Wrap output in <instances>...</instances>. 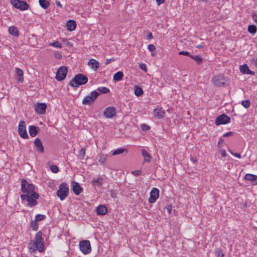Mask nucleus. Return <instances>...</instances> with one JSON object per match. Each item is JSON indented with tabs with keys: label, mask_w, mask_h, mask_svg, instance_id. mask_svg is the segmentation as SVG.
Masks as SVG:
<instances>
[{
	"label": "nucleus",
	"mask_w": 257,
	"mask_h": 257,
	"mask_svg": "<svg viewBox=\"0 0 257 257\" xmlns=\"http://www.w3.org/2000/svg\"><path fill=\"white\" fill-rule=\"evenodd\" d=\"M21 191L23 194L21 195V198L23 201L27 202V206L32 207L37 204V199H39V195L35 191L33 184L23 179L21 180Z\"/></svg>",
	"instance_id": "nucleus-1"
},
{
	"label": "nucleus",
	"mask_w": 257,
	"mask_h": 257,
	"mask_svg": "<svg viewBox=\"0 0 257 257\" xmlns=\"http://www.w3.org/2000/svg\"><path fill=\"white\" fill-rule=\"evenodd\" d=\"M28 247L31 252H35L36 250L40 252H43L45 250L44 242L41 231L36 233L34 241L31 240L29 242Z\"/></svg>",
	"instance_id": "nucleus-2"
},
{
	"label": "nucleus",
	"mask_w": 257,
	"mask_h": 257,
	"mask_svg": "<svg viewBox=\"0 0 257 257\" xmlns=\"http://www.w3.org/2000/svg\"><path fill=\"white\" fill-rule=\"evenodd\" d=\"M88 78L82 74H78L70 81L69 84L73 87H78L85 84L88 82Z\"/></svg>",
	"instance_id": "nucleus-3"
},
{
	"label": "nucleus",
	"mask_w": 257,
	"mask_h": 257,
	"mask_svg": "<svg viewBox=\"0 0 257 257\" xmlns=\"http://www.w3.org/2000/svg\"><path fill=\"white\" fill-rule=\"evenodd\" d=\"M99 95V92L96 90L92 91L89 95L83 98L82 101V104L87 105H91L94 102Z\"/></svg>",
	"instance_id": "nucleus-4"
},
{
	"label": "nucleus",
	"mask_w": 257,
	"mask_h": 257,
	"mask_svg": "<svg viewBox=\"0 0 257 257\" xmlns=\"http://www.w3.org/2000/svg\"><path fill=\"white\" fill-rule=\"evenodd\" d=\"M68 192L69 188L67 184L62 183L59 186L57 194L61 200H63L68 196Z\"/></svg>",
	"instance_id": "nucleus-5"
},
{
	"label": "nucleus",
	"mask_w": 257,
	"mask_h": 257,
	"mask_svg": "<svg viewBox=\"0 0 257 257\" xmlns=\"http://www.w3.org/2000/svg\"><path fill=\"white\" fill-rule=\"evenodd\" d=\"M79 248L84 254L89 253L91 250L90 241L88 240L81 241L79 242Z\"/></svg>",
	"instance_id": "nucleus-6"
},
{
	"label": "nucleus",
	"mask_w": 257,
	"mask_h": 257,
	"mask_svg": "<svg viewBox=\"0 0 257 257\" xmlns=\"http://www.w3.org/2000/svg\"><path fill=\"white\" fill-rule=\"evenodd\" d=\"M11 3L15 8L22 11L28 10L29 7L26 2L20 0H12Z\"/></svg>",
	"instance_id": "nucleus-7"
},
{
	"label": "nucleus",
	"mask_w": 257,
	"mask_h": 257,
	"mask_svg": "<svg viewBox=\"0 0 257 257\" xmlns=\"http://www.w3.org/2000/svg\"><path fill=\"white\" fill-rule=\"evenodd\" d=\"M226 81V78L223 75H219L213 77L212 79L213 83L217 87L223 86Z\"/></svg>",
	"instance_id": "nucleus-8"
},
{
	"label": "nucleus",
	"mask_w": 257,
	"mask_h": 257,
	"mask_svg": "<svg viewBox=\"0 0 257 257\" xmlns=\"http://www.w3.org/2000/svg\"><path fill=\"white\" fill-rule=\"evenodd\" d=\"M18 132L19 135L23 139L28 138V135L26 131V123L23 120L20 121L18 126Z\"/></svg>",
	"instance_id": "nucleus-9"
},
{
	"label": "nucleus",
	"mask_w": 257,
	"mask_h": 257,
	"mask_svg": "<svg viewBox=\"0 0 257 257\" xmlns=\"http://www.w3.org/2000/svg\"><path fill=\"white\" fill-rule=\"evenodd\" d=\"M67 73V68L65 66L60 67L56 73V79L58 81L64 80Z\"/></svg>",
	"instance_id": "nucleus-10"
},
{
	"label": "nucleus",
	"mask_w": 257,
	"mask_h": 257,
	"mask_svg": "<svg viewBox=\"0 0 257 257\" xmlns=\"http://www.w3.org/2000/svg\"><path fill=\"white\" fill-rule=\"evenodd\" d=\"M230 118L229 116L225 114L217 116L215 119V124L216 125H219L220 124H225L230 122Z\"/></svg>",
	"instance_id": "nucleus-11"
},
{
	"label": "nucleus",
	"mask_w": 257,
	"mask_h": 257,
	"mask_svg": "<svg viewBox=\"0 0 257 257\" xmlns=\"http://www.w3.org/2000/svg\"><path fill=\"white\" fill-rule=\"evenodd\" d=\"M159 196V190L158 188H154L150 192V196L149 198V202L151 203L155 202Z\"/></svg>",
	"instance_id": "nucleus-12"
},
{
	"label": "nucleus",
	"mask_w": 257,
	"mask_h": 257,
	"mask_svg": "<svg viewBox=\"0 0 257 257\" xmlns=\"http://www.w3.org/2000/svg\"><path fill=\"white\" fill-rule=\"evenodd\" d=\"M116 111L114 107H107L103 112L104 115L107 118H111L115 115Z\"/></svg>",
	"instance_id": "nucleus-13"
},
{
	"label": "nucleus",
	"mask_w": 257,
	"mask_h": 257,
	"mask_svg": "<svg viewBox=\"0 0 257 257\" xmlns=\"http://www.w3.org/2000/svg\"><path fill=\"white\" fill-rule=\"evenodd\" d=\"M47 108L45 103H37L35 105V110L39 114H44Z\"/></svg>",
	"instance_id": "nucleus-14"
},
{
	"label": "nucleus",
	"mask_w": 257,
	"mask_h": 257,
	"mask_svg": "<svg viewBox=\"0 0 257 257\" xmlns=\"http://www.w3.org/2000/svg\"><path fill=\"white\" fill-rule=\"evenodd\" d=\"M34 144L37 151L39 153H43L44 152V148L41 140L38 138L36 139L34 141Z\"/></svg>",
	"instance_id": "nucleus-15"
},
{
	"label": "nucleus",
	"mask_w": 257,
	"mask_h": 257,
	"mask_svg": "<svg viewBox=\"0 0 257 257\" xmlns=\"http://www.w3.org/2000/svg\"><path fill=\"white\" fill-rule=\"evenodd\" d=\"M165 111L161 107H157L154 110V115L158 118H162L165 114Z\"/></svg>",
	"instance_id": "nucleus-16"
},
{
	"label": "nucleus",
	"mask_w": 257,
	"mask_h": 257,
	"mask_svg": "<svg viewBox=\"0 0 257 257\" xmlns=\"http://www.w3.org/2000/svg\"><path fill=\"white\" fill-rule=\"evenodd\" d=\"M72 189H73V191L74 192V193L76 195H79L81 193L82 189L80 187L79 183L75 182H73L72 183Z\"/></svg>",
	"instance_id": "nucleus-17"
},
{
	"label": "nucleus",
	"mask_w": 257,
	"mask_h": 257,
	"mask_svg": "<svg viewBox=\"0 0 257 257\" xmlns=\"http://www.w3.org/2000/svg\"><path fill=\"white\" fill-rule=\"evenodd\" d=\"M97 215H104L107 212L106 207L103 205H99L96 209Z\"/></svg>",
	"instance_id": "nucleus-18"
},
{
	"label": "nucleus",
	"mask_w": 257,
	"mask_h": 257,
	"mask_svg": "<svg viewBox=\"0 0 257 257\" xmlns=\"http://www.w3.org/2000/svg\"><path fill=\"white\" fill-rule=\"evenodd\" d=\"M244 179L246 180L250 181L254 184H257V176L251 174H247L244 176Z\"/></svg>",
	"instance_id": "nucleus-19"
},
{
	"label": "nucleus",
	"mask_w": 257,
	"mask_h": 257,
	"mask_svg": "<svg viewBox=\"0 0 257 257\" xmlns=\"http://www.w3.org/2000/svg\"><path fill=\"white\" fill-rule=\"evenodd\" d=\"M67 30L69 31H72L76 29V23L73 20H69L66 24Z\"/></svg>",
	"instance_id": "nucleus-20"
},
{
	"label": "nucleus",
	"mask_w": 257,
	"mask_h": 257,
	"mask_svg": "<svg viewBox=\"0 0 257 257\" xmlns=\"http://www.w3.org/2000/svg\"><path fill=\"white\" fill-rule=\"evenodd\" d=\"M88 65L93 70H96L99 67V63L96 60L91 59L88 62Z\"/></svg>",
	"instance_id": "nucleus-21"
},
{
	"label": "nucleus",
	"mask_w": 257,
	"mask_h": 257,
	"mask_svg": "<svg viewBox=\"0 0 257 257\" xmlns=\"http://www.w3.org/2000/svg\"><path fill=\"white\" fill-rule=\"evenodd\" d=\"M16 73H17V75L18 76V82H23V81H24V77H23V75H24V73H23V71L19 68H16Z\"/></svg>",
	"instance_id": "nucleus-22"
},
{
	"label": "nucleus",
	"mask_w": 257,
	"mask_h": 257,
	"mask_svg": "<svg viewBox=\"0 0 257 257\" xmlns=\"http://www.w3.org/2000/svg\"><path fill=\"white\" fill-rule=\"evenodd\" d=\"M29 131L30 136L32 137H35L38 134L37 128L34 125H30L29 127Z\"/></svg>",
	"instance_id": "nucleus-23"
},
{
	"label": "nucleus",
	"mask_w": 257,
	"mask_h": 257,
	"mask_svg": "<svg viewBox=\"0 0 257 257\" xmlns=\"http://www.w3.org/2000/svg\"><path fill=\"white\" fill-rule=\"evenodd\" d=\"M9 32L10 34L14 36L18 37L19 36V31L16 27L11 26L9 29Z\"/></svg>",
	"instance_id": "nucleus-24"
},
{
	"label": "nucleus",
	"mask_w": 257,
	"mask_h": 257,
	"mask_svg": "<svg viewBox=\"0 0 257 257\" xmlns=\"http://www.w3.org/2000/svg\"><path fill=\"white\" fill-rule=\"evenodd\" d=\"M103 181V178L102 177H99L97 179H93L92 183L94 186H100L102 184Z\"/></svg>",
	"instance_id": "nucleus-25"
},
{
	"label": "nucleus",
	"mask_w": 257,
	"mask_h": 257,
	"mask_svg": "<svg viewBox=\"0 0 257 257\" xmlns=\"http://www.w3.org/2000/svg\"><path fill=\"white\" fill-rule=\"evenodd\" d=\"M40 6L44 9H47L50 6V3L47 0H39Z\"/></svg>",
	"instance_id": "nucleus-26"
},
{
	"label": "nucleus",
	"mask_w": 257,
	"mask_h": 257,
	"mask_svg": "<svg viewBox=\"0 0 257 257\" xmlns=\"http://www.w3.org/2000/svg\"><path fill=\"white\" fill-rule=\"evenodd\" d=\"M123 76V73L121 71H118L115 73L113 75V79L115 81H120L122 79Z\"/></svg>",
	"instance_id": "nucleus-27"
},
{
	"label": "nucleus",
	"mask_w": 257,
	"mask_h": 257,
	"mask_svg": "<svg viewBox=\"0 0 257 257\" xmlns=\"http://www.w3.org/2000/svg\"><path fill=\"white\" fill-rule=\"evenodd\" d=\"M142 155L144 157L145 161L149 162L150 161L151 156L148 152L145 150H142Z\"/></svg>",
	"instance_id": "nucleus-28"
},
{
	"label": "nucleus",
	"mask_w": 257,
	"mask_h": 257,
	"mask_svg": "<svg viewBox=\"0 0 257 257\" xmlns=\"http://www.w3.org/2000/svg\"><path fill=\"white\" fill-rule=\"evenodd\" d=\"M127 152V150L125 149H118L112 153L113 156L122 154L124 153L126 154Z\"/></svg>",
	"instance_id": "nucleus-29"
},
{
	"label": "nucleus",
	"mask_w": 257,
	"mask_h": 257,
	"mask_svg": "<svg viewBox=\"0 0 257 257\" xmlns=\"http://www.w3.org/2000/svg\"><path fill=\"white\" fill-rule=\"evenodd\" d=\"M190 57L196 62V63L200 65L202 62V58L199 55L195 56H190Z\"/></svg>",
	"instance_id": "nucleus-30"
},
{
	"label": "nucleus",
	"mask_w": 257,
	"mask_h": 257,
	"mask_svg": "<svg viewBox=\"0 0 257 257\" xmlns=\"http://www.w3.org/2000/svg\"><path fill=\"white\" fill-rule=\"evenodd\" d=\"M143 94V89L138 86H135V94L137 96H140Z\"/></svg>",
	"instance_id": "nucleus-31"
},
{
	"label": "nucleus",
	"mask_w": 257,
	"mask_h": 257,
	"mask_svg": "<svg viewBox=\"0 0 257 257\" xmlns=\"http://www.w3.org/2000/svg\"><path fill=\"white\" fill-rule=\"evenodd\" d=\"M247 30L248 32L254 34L256 32L257 28L254 25H249Z\"/></svg>",
	"instance_id": "nucleus-32"
},
{
	"label": "nucleus",
	"mask_w": 257,
	"mask_h": 257,
	"mask_svg": "<svg viewBox=\"0 0 257 257\" xmlns=\"http://www.w3.org/2000/svg\"><path fill=\"white\" fill-rule=\"evenodd\" d=\"M30 227L33 230L37 231L38 229V224L37 221L35 220L32 221L31 222Z\"/></svg>",
	"instance_id": "nucleus-33"
},
{
	"label": "nucleus",
	"mask_w": 257,
	"mask_h": 257,
	"mask_svg": "<svg viewBox=\"0 0 257 257\" xmlns=\"http://www.w3.org/2000/svg\"><path fill=\"white\" fill-rule=\"evenodd\" d=\"M97 90L99 92L103 94H106L109 92V89L105 87H98Z\"/></svg>",
	"instance_id": "nucleus-34"
},
{
	"label": "nucleus",
	"mask_w": 257,
	"mask_h": 257,
	"mask_svg": "<svg viewBox=\"0 0 257 257\" xmlns=\"http://www.w3.org/2000/svg\"><path fill=\"white\" fill-rule=\"evenodd\" d=\"M241 104L245 108H248L250 106V102L249 100H242Z\"/></svg>",
	"instance_id": "nucleus-35"
},
{
	"label": "nucleus",
	"mask_w": 257,
	"mask_h": 257,
	"mask_svg": "<svg viewBox=\"0 0 257 257\" xmlns=\"http://www.w3.org/2000/svg\"><path fill=\"white\" fill-rule=\"evenodd\" d=\"M240 71L241 73L246 74L247 71H249V69L246 65H242L240 67Z\"/></svg>",
	"instance_id": "nucleus-36"
},
{
	"label": "nucleus",
	"mask_w": 257,
	"mask_h": 257,
	"mask_svg": "<svg viewBox=\"0 0 257 257\" xmlns=\"http://www.w3.org/2000/svg\"><path fill=\"white\" fill-rule=\"evenodd\" d=\"M50 45L58 48H61L62 47L61 43L57 41H56L52 43H50Z\"/></svg>",
	"instance_id": "nucleus-37"
},
{
	"label": "nucleus",
	"mask_w": 257,
	"mask_h": 257,
	"mask_svg": "<svg viewBox=\"0 0 257 257\" xmlns=\"http://www.w3.org/2000/svg\"><path fill=\"white\" fill-rule=\"evenodd\" d=\"M46 218V216L42 214H37L35 217V220L37 222L44 219Z\"/></svg>",
	"instance_id": "nucleus-38"
},
{
	"label": "nucleus",
	"mask_w": 257,
	"mask_h": 257,
	"mask_svg": "<svg viewBox=\"0 0 257 257\" xmlns=\"http://www.w3.org/2000/svg\"><path fill=\"white\" fill-rule=\"evenodd\" d=\"M106 156H105L104 155H101L100 156V158L99 159L98 162L101 164H103L105 163V162L106 161Z\"/></svg>",
	"instance_id": "nucleus-39"
},
{
	"label": "nucleus",
	"mask_w": 257,
	"mask_h": 257,
	"mask_svg": "<svg viewBox=\"0 0 257 257\" xmlns=\"http://www.w3.org/2000/svg\"><path fill=\"white\" fill-rule=\"evenodd\" d=\"M85 155V150L84 148H82L79 152V155L80 158L83 159Z\"/></svg>",
	"instance_id": "nucleus-40"
},
{
	"label": "nucleus",
	"mask_w": 257,
	"mask_h": 257,
	"mask_svg": "<svg viewBox=\"0 0 257 257\" xmlns=\"http://www.w3.org/2000/svg\"><path fill=\"white\" fill-rule=\"evenodd\" d=\"M50 169L51 171L54 173H56L59 171L58 167L56 165H52L50 166Z\"/></svg>",
	"instance_id": "nucleus-41"
},
{
	"label": "nucleus",
	"mask_w": 257,
	"mask_h": 257,
	"mask_svg": "<svg viewBox=\"0 0 257 257\" xmlns=\"http://www.w3.org/2000/svg\"><path fill=\"white\" fill-rule=\"evenodd\" d=\"M178 54L180 55L187 56L190 57V56H191V55H190V54L188 52L184 51H180L179 52Z\"/></svg>",
	"instance_id": "nucleus-42"
},
{
	"label": "nucleus",
	"mask_w": 257,
	"mask_h": 257,
	"mask_svg": "<svg viewBox=\"0 0 257 257\" xmlns=\"http://www.w3.org/2000/svg\"><path fill=\"white\" fill-rule=\"evenodd\" d=\"M148 49L150 52H153L156 50V48L155 46L153 44H149L148 46Z\"/></svg>",
	"instance_id": "nucleus-43"
},
{
	"label": "nucleus",
	"mask_w": 257,
	"mask_h": 257,
	"mask_svg": "<svg viewBox=\"0 0 257 257\" xmlns=\"http://www.w3.org/2000/svg\"><path fill=\"white\" fill-rule=\"evenodd\" d=\"M215 254L218 257H223L224 256V254L220 249L216 250L215 251Z\"/></svg>",
	"instance_id": "nucleus-44"
},
{
	"label": "nucleus",
	"mask_w": 257,
	"mask_h": 257,
	"mask_svg": "<svg viewBox=\"0 0 257 257\" xmlns=\"http://www.w3.org/2000/svg\"><path fill=\"white\" fill-rule=\"evenodd\" d=\"M55 57L58 59H60L62 58L61 53L60 52H55L54 53Z\"/></svg>",
	"instance_id": "nucleus-45"
},
{
	"label": "nucleus",
	"mask_w": 257,
	"mask_h": 257,
	"mask_svg": "<svg viewBox=\"0 0 257 257\" xmlns=\"http://www.w3.org/2000/svg\"><path fill=\"white\" fill-rule=\"evenodd\" d=\"M139 67L141 70H144L145 71H147V67L146 65L145 64L141 63L139 65Z\"/></svg>",
	"instance_id": "nucleus-46"
},
{
	"label": "nucleus",
	"mask_w": 257,
	"mask_h": 257,
	"mask_svg": "<svg viewBox=\"0 0 257 257\" xmlns=\"http://www.w3.org/2000/svg\"><path fill=\"white\" fill-rule=\"evenodd\" d=\"M132 173L134 175V176H139L140 175H141V170H135V171H134L132 172Z\"/></svg>",
	"instance_id": "nucleus-47"
},
{
	"label": "nucleus",
	"mask_w": 257,
	"mask_h": 257,
	"mask_svg": "<svg viewBox=\"0 0 257 257\" xmlns=\"http://www.w3.org/2000/svg\"><path fill=\"white\" fill-rule=\"evenodd\" d=\"M219 153H220V155H221L222 157H225L226 156V152H225V151L224 150L221 149L219 151Z\"/></svg>",
	"instance_id": "nucleus-48"
},
{
	"label": "nucleus",
	"mask_w": 257,
	"mask_h": 257,
	"mask_svg": "<svg viewBox=\"0 0 257 257\" xmlns=\"http://www.w3.org/2000/svg\"><path fill=\"white\" fill-rule=\"evenodd\" d=\"M142 129L144 131H147L150 129V127L145 124H143L142 125Z\"/></svg>",
	"instance_id": "nucleus-49"
},
{
	"label": "nucleus",
	"mask_w": 257,
	"mask_h": 257,
	"mask_svg": "<svg viewBox=\"0 0 257 257\" xmlns=\"http://www.w3.org/2000/svg\"><path fill=\"white\" fill-rule=\"evenodd\" d=\"M230 153L234 156H235V157L237 158H241V155L239 154V153H232L231 151H230Z\"/></svg>",
	"instance_id": "nucleus-50"
},
{
	"label": "nucleus",
	"mask_w": 257,
	"mask_h": 257,
	"mask_svg": "<svg viewBox=\"0 0 257 257\" xmlns=\"http://www.w3.org/2000/svg\"><path fill=\"white\" fill-rule=\"evenodd\" d=\"M233 134V133L231 132H228V133H226L225 134H224L223 135V137H228L229 136H232Z\"/></svg>",
	"instance_id": "nucleus-51"
},
{
	"label": "nucleus",
	"mask_w": 257,
	"mask_h": 257,
	"mask_svg": "<svg viewBox=\"0 0 257 257\" xmlns=\"http://www.w3.org/2000/svg\"><path fill=\"white\" fill-rule=\"evenodd\" d=\"M252 18L253 20L254 21V22L256 23V24H257V14H252Z\"/></svg>",
	"instance_id": "nucleus-52"
},
{
	"label": "nucleus",
	"mask_w": 257,
	"mask_h": 257,
	"mask_svg": "<svg viewBox=\"0 0 257 257\" xmlns=\"http://www.w3.org/2000/svg\"><path fill=\"white\" fill-rule=\"evenodd\" d=\"M153 38L152 33L150 32L147 37V39L148 40H151Z\"/></svg>",
	"instance_id": "nucleus-53"
},
{
	"label": "nucleus",
	"mask_w": 257,
	"mask_h": 257,
	"mask_svg": "<svg viewBox=\"0 0 257 257\" xmlns=\"http://www.w3.org/2000/svg\"><path fill=\"white\" fill-rule=\"evenodd\" d=\"M157 4L158 5H160L161 4L164 3V0H156Z\"/></svg>",
	"instance_id": "nucleus-54"
},
{
	"label": "nucleus",
	"mask_w": 257,
	"mask_h": 257,
	"mask_svg": "<svg viewBox=\"0 0 257 257\" xmlns=\"http://www.w3.org/2000/svg\"><path fill=\"white\" fill-rule=\"evenodd\" d=\"M55 4H56V6L57 7H59L60 8H62V5L60 4L59 1H56Z\"/></svg>",
	"instance_id": "nucleus-55"
},
{
	"label": "nucleus",
	"mask_w": 257,
	"mask_h": 257,
	"mask_svg": "<svg viewBox=\"0 0 257 257\" xmlns=\"http://www.w3.org/2000/svg\"><path fill=\"white\" fill-rule=\"evenodd\" d=\"M114 59H106V61H105V64H108L109 63H110V62H111V61H114Z\"/></svg>",
	"instance_id": "nucleus-56"
},
{
	"label": "nucleus",
	"mask_w": 257,
	"mask_h": 257,
	"mask_svg": "<svg viewBox=\"0 0 257 257\" xmlns=\"http://www.w3.org/2000/svg\"><path fill=\"white\" fill-rule=\"evenodd\" d=\"M167 209L168 210V211L169 212V213H171V210H172V207L171 206H168L167 207Z\"/></svg>",
	"instance_id": "nucleus-57"
},
{
	"label": "nucleus",
	"mask_w": 257,
	"mask_h": 257,
	"mask_svg": "<svg viewBox=\"0 0 257 257\" xmlns=\"http://www.w3.org/2000/svg\"><path fill=\"white\" fill-rule=\"evenodd\" d=\"M246 74H254V72H252L251 70L249 69V71H247Z\"/></svg>",
	"instance_id": "nucleus-58"
},
{
	"label": "nucleus",
	"mask_w": 257,
	"mask_h": 257,
	"mask_svg": "<svg viewBox=\"0 0 257 257\" xmlns=\"http://www.w3.org/2000/svg\"><path fill=\"white\" fill-rule=\"evenodd\" d=\"M111 196L112 197H113V198H115V197H116V194L114 193H113V192H111Z\"/></svg>",
	"instance_id": "nucleus-59"
},
{
	"label": "nucleus",
	"mask_w": 257,
	"mask_h": 257,
	"mask_svg": "<svg viewBox=\"0 0 257 257\" xmlns=\"http://www.w3.org/2000/svg\"><path fill=\"white\" fill-rule=\"evenodd\" d=\"M201 47V45H198V46H197V48H200Z\"/></svg>",
	"instance_id": "nucleus-60"
},
{
	"label": "nucleus",
	"mask_w": 257,
	"mask_h": 257,
	"mask_svg": "<svg viewBox=\"0 0 257 257\" xmlns=\"http://www.w3.org/2000/svg\"><path fill=\"white\" fill-rule=\"evenodd\" d=\"M192 161H193L194 162H196V160H193L192 159Z\"/></svg>",
	"instance_id": "nucleus-61"
}]
</instances>
